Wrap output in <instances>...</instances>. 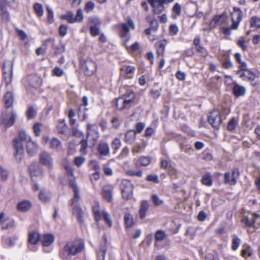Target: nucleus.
I'll list each match as a JSON object with an SVG mask.
<instances>
[{
  "instance_id": "nucleus-29",
  "label": "nucleus",
  "mask_w": 260,
  "mask_h": 260,
  "mask_svg": "<svg viewBox=\"0 0 260 260\" xmlns=\"http://www.w3.org/2000/svg\"><path fill=\"white\" fill-rule=\"evenodd\" d=\"M136 132L133 130L127 132L125 134V141L127 144H132L136 139Z\"/></svg>"
},
{
  "instance_id": "nucleus-14",
  "label": "nucleus",
  "mask_w": 260,
  "mask_h": 260,
  "mask_svg": "<svg viewBox=\"0 0 260 260\" xmlns=\"http://www.w3.org/2000/svg\"><path fill=\"white\" fill-rule=\"evenodd\" d=\"M113 189V186L110 184L105 185L102 188V196L108 202H110L112 201Z\"/></svg>"
},
{
  "instance_id": "nucleus-45",
  "label": "nucleus",
  "mask_w": 260,
  "mask_h": 260,
  "mask_svg": "<svg viewBox=\"0 0 260 260\" xmlns=\"http://www.w3.org/2000/svg\"><path fill=\"white\" fill-rule=\"evenodd\" d=\"M103 218L105 222H106L108 226L111 228L112 226L113 222L111 218L110 214L106 211H102V218Z\"/></svg>"
},
{
  "instance_id": "nucleus-62",
  "label": "nucleus",
  "mask_w": 260,
  "mask_h": 260,
  "mask_svg": "<svg viewBox=\"0 0 260 260\" xmlns=\"http://www.w3.org/2000/svg\"><path fill=\"white\" fill-rule=\"evenodd\" d=\"M237 45L242 48V50L245 51L247 50V46L245 44V38L241 37L237 41Z\"/></svg>"
},
{
  "instance_id": "nucleus-16",
  "label": "nucleus",
  "mask_w": 260,
  "mask_h": 260,
  "mask_svg": "<svg viewBox=\"0 0 260 260\" xmlns=\"http://www.w3.org/2000/svg\"><path fill=\"white\" fill-rule=\"evenodd\" d=\"M167 43L168 42L166 39L160 40L155 43L154 46L157 57L163 56Z\"/></svg>"
},
{
  "instance_id": "nucleus-63",
  "label": "nucleus",
  "mask_w": 260,
  "mask_h": 260,
  "mask_svg": "<svg viewBox=\"0 0 260 260\" xmlns=\"http://www.w3.org/2000/svg\"><path fill=\"white\" fill-rule=\"evenodd\" d=\"M52 73L56 77H61L64 74V72L58 67H55L53 69Z\"/></svg>"
},
{
  "instance_id": "nucleus-32",
  "label": "nucleus",
  "mask_w": 260,
  "mask_h": 260,
  "mask_svg": "<svg viewBox=\"0 0 260 260\" xmlns=\"http://www.w3.org/2000/svg\"><path fill=\"white\" fill-rule=\"evenodd\" d=\"M252 254V250L250 246L247 244L243 245V249L241 250V255L243 257L247 258Z\"/></svg>"
},
{
  "instance_id": "nucleus-13",
  "label": "nucleus",
  "mask_w": 260,
  "mask_h": 260,
  "mask_svg": "<svg viewBox=\"0 0 260 260\" xmlns=\"http://www.w3.org/2000/svg\"><path fill=\"white\" fill-rule=\"evenodd\" d=\"M6 4V0H0V11L1 19L3 22L6 23L10 20L11 17L10 13L8 11Z\"/></svg>"
},
{
  "instance_id": "nucleus-22",
  "label": "nucleus",
  "mask_w": 260,
  "mask_h": 260,
  "mask_svg": "<svg viewBox=\"0 0 260 260\" xmlns=\"http://www.w3.org/2000/svg\"><path fill=\"white\" fill-rule=\"evenodd\" d=\"M149 207V205L147 201L143 200L141 202L139 210L140 217L141 219H143L146 217V212Z\"/></svg>"
},
{
  "instance_id": "nucleus-52",
  "label": "nucleus",
  "mask_w": 260,
  "mask_h": 260,
  "mask_svg": "<svg viewBox=\"0 0 260 260\" xmlns=\"http://www.w3.org/2000/svg\"><path fill=\"white\" fill-rule=\"evenodd\" d=\"M9 177V173L7 170L0 166V178L2 181H6Z\"/></svg>"
},
{
  "instance_id": "nucleus-6",
  "label": "nucleus",
  "mask_w": 260,
  "mask_h": 260,
  "mask_svg": "<svg viewBox=\"0 0 260 260\" xmlns=\"http://www.w3.org/2000/svg\"><path fill=\"white\" fill-rule=\"evenodd\" d=\"M121 193L122 198L128 200L133 197V185L132 182L128 180H123L121 181L120 184Z\"/></svg>"
},
{
  "instance_id": "nucleus-53",
  "label": "nucleus",
  "mask_w": 260,
  "mask_h": 260,
  "mask_svg": "<svg viewBox=\"0 0 260 260\" xmlns=\"http://www.w3.org/2000/svg\"><path fill=\"white\" fill-rule=\"evenodd\" d=\"M237 124V121L233 117L228 122L227 129L229 131H233L235 129Z\"/></svg>"
},
{
  "instance_id": "nucleus-8",
  "label": "nucleus",
  "mask_w": 260,
  "mask_h": 260,
  "mask_svg": "<svg viewBox=\"0 0 260 260\" xmlns=\"http://www.w3.org/2000/svg\"><path fill=\"white\" fill-rule=\"evenodd\" d=\"M153 8V12L157 15L165 10L164 4H169L165 0H147Z\"/></svg>"
},
{
  "instance_id": "nucleus-64",
  "label": "nucleus",
  "mask_w": 260,
  "mask_h": 260,
  "mask_svg": "<svg viewBox=\"0 0 260 260\" xmlns=\"http://www.w3.org/2000/svg\"><path fill=\"white\" fill-rule=\"evenodd\" d=\"M196 50L202 57H206L208 55V51L202 46H198Z\"/></svg>"
},
{
  "instance_id": "nucleus-30",
  "label": "nucleus",
  "mask_w": 260,
  "mask_h": 260,
  "mask_svg": "<svg viewBox=\"0 0 260 260\" xmlns=\"http://www.w3.org/2000/svg\"><path fill=\"white\" fill-rule=\"evenodd\" d=\"M5 105L6 108H8L11 107L14 102V96L12 92H7L5 95Z\"/></svg>"
},
{
  "instance_id": "nucleus-27",
  "label": "nucleus",
  "mask_w": 260,
  "mask_h": 260,
  "mask_svg": "<svg viewBox=\"0 0 260 260\" xmlns=\"http://www.w3.org/2000/svg\"><path fill=\"white\" fill-rule=\"evenodd\" d=\"M40 239V235L36 232H31L28 235V242L29 244H36Z\"/></svg>"
},
{
  "instance_id": "nucleus-25",
  "label": "nucleus",
  "mask_w": 260,
  "mask_h": 260,
  "mask_svg": "<svg viewBox=\"0 0 260 260\" xmlns=\"http://www.w3.org/2000/svg\"><path fill=\"white\" fill-rule=\"evenodd\" d=\"M31 207V203L28 200L23 201L17 204V209L21 212H26Z\"/></svg>"
},
{
  "instance_id": "nucleus-33",
  "label": "nucleus",
  "mask_w": 260,
  "mask_h": 260,
  "mask_svg": "<svg viewBox=\"0 0 260 260\" xmlns=\"http://www.w3.org/2000/svg\"><path fill=\"white\" fill-rule=\"evenodd\" d=\"M151 158L149 157L141 156L136 161L137 166H148L151 162Z\"/></svg>"
},
{
  "instance_id": "nucleus-61",
  "label": "nucleus",
  "mask_w": 260,
  "mask_h": 260,
  "mask_svg": "<svg viewBox=\"0 0 260 260\" xmlns=\"http://www.w3.org/2000/svg\"><path fill=\"white\" fill-rule=\"evenodd\" d=\"M181 7L179 3H176L172 8L173 12L177 16H180L181 13Z\"/></svg>"
},
{
  "instance_id": "nucleus-7",
  "label": "nucleus",
  "mask_w": 260,
  "mask_h": 260,
  "mask_svg": "<svg viewBox=\"0 0 260 260\" xmlns=\"http://www.w3.org/2000/svg\"><path fill=\"white\" fill-rule=\"evenodd\" d=\"M209 123L215 129H218L222 122L220 113L219 110L215 109L211 111L208 116Z\"/></svg>"
},
{
  "instance_id": "nucleus-58",
  "label": "nucleus",
  "mask_w": 260,
  "mask_h": 260,
  "mask_svg": "<svg viewBox=\"0 0 260 260\" xmlns=\"http://www.w3.org/2000/svg\"><path fill=\"white\" fill-rule=\"evenodd\" d=\"M125 47L129 52H134L139 50V44L138 42H136L129 47H127L126 46H125Z\"/></svg>"
},
{
  "instance_id": "nucleus-21",
  "label": "nucleus",
  "mask_w": 260,
  "mask_h": 260,
  "mask_svg": "<svg viewBox=\"0 0 260 260\" xmlns=\"http://www.w3.org/2000/svg\"><path fill=\"white\" fill-rule=\"evenodd\" d=\"M259 217L258 214H253L251 217L245 216L243 218L242 221L247 226H252L256 221V220Z\"/></svg>"
},
{
  "instance_id": "nucleus-38",
  "label": "nucleus",
  "mask_w": 260,
  "mask_h": 260,
  "mask_svg": "<svg viewBox=\"0 0 260 260\" xmlns=\"http://www.w3.org/2000/svg\"><path fill=\"white\" fill-rule=\"evenodd\" d=\"M202 183L203 185L211 186L213 184L212 176L210 173L204 175L201 179Z\"/></svg>"
},
{
  "instance_id": "nucleus-36",
  "label": "nucleus",
  "mask_w": 260,
  "mask_h": 260,
  "mask_svg": "<svg viewBox=\"0 0 260 260\" xmlns=\"http://www.w3.org/2000/svg\"><path fill=\"white\" fill-rule=\"evenodd\" d=\"M3 70H4V77L5 80L6 84L9 85L12 81V66H10V73H7L5 71V64H3Z\"/></svg>"
},
{
  "instance_id": "nucleus-50",
  "label": "nucleus",
  "mask_w": 260,
  "mask_h": 260,
  "mask_svg": "<svg viewBox=\"0 0 260 260\" xmlns=\"http://www.w3.org/2000/svg\"><path fill=\"white\" fill-rule=\"evenodd\" d=\"M26 113L28 119H32L36 116L37 111L32 106H30L26 111Z\"/></svg>"
},
{
  "instance_id": "nucleus-3",
  "label": "nucleus",
  "mask_w": 260,
  "mask_h": 260,
  "mask_svg": "<svg viewBox=\"0 0 260 260\" xmlns=\"http://www.w3.org/2000/svg\"><path fill=\"white\" fill-rule=\"evenodd\" d=\"M29 139H31L30 137L28 136L25 132L21 131L19 132L18 137L14 140L13 145L15 150L14 154L16 159L19 161L22 159L24 154L23 143H27Z\"/></svg>"
},
{
  "instance_id": "nucleus-59",
  "label": "nucleus",
  "mask_w": 260,
  "mask_h": 260,
  "mask_svg": "<svg viewBox=\"0 0 260 260\" xmlns=\"http://www.w3.org/2000/svg\"><path fill=\"white\" fill-rule=\"evenodd\" d=\"M121 146V141L119 139L115 138L112 142V148L114 149V151H116Z\"/></svg>"
},
{
  "instance_id": "nucleus-11",
  "label": "nucleus",
  "mask_w": 260,
  "mask_h": 260,
  "mask_svg": "<svg viewBox=\"0 0 260 260\" xmlns=\"http://www.w3.org/2000/svg\"><path fill=\"white\" fill-rule=\"evenodd\" d=\"M40 162L49 169L53 168V159L51 155L46 151L42 152L40 154Z\"/></svg>"
},
{
  "instance_id": "nucleus-18",
  "label": "nucleus",
  "mask_w": 260,
  "mask_h": 260,
  "mask_svg": "<svg viewBox=\"0 0 260 260\" xmlns=\"http://www.w3.org/2000/svg\"><path fill=\"white\" fill-rule=\"evenodd\" d=\"M69 185L73 189L74 192V198L70 200L69 204L73 206L75 203H78L80 197L79 194V189L74 181H70Z\"/></svg>"
},
{
  "instance_id": "nucleus-17",
  "label": "nucleus",
  "mask_w": 260,
  "mask_h": 260,
  "mask_svg": "<svg viewBox=\"0 0 260 260\" xmlns=\"http://www.w3.org/2000/svg\"><path fill=\"white\" fill-rule=\"evenodd\" d=\"M26 150L28 154L30 156L34 155L37 152L38 145L37 143L29 139L26 143Z\"/></svg>"
},
{
  "instance_id": "nucleus-60",
  "label": "nucleus",
  "mask_w": 260,
  "mask_h": 260,
  "mask_svg": "<svg viewBox=\"0 0 260 260\" xmlns=\"http://www.w3.org/2000/svg\"><path fill=\"white\" fill-rule=\"evenodd\" d=\"M146 180L155 183H158L159 181L158 176L155 174L148 175L146 177Z\"/></svg>"
},
{
  "instance_id": "nucleus-39",
  "label": "nucleus",
  "mask_w": 260,
  "mask_h": 260,
  "mask_svg": "<svg viewBox=\"0 0 260 260\" xmlns=\"http://www.w3.org/2000/svg\"><path fill=\"white\" fill-rule=\"evenodd\" d=\"M49 143L50 147L52 149L58 150L61 148V143L57 138H52L50 140Z\"/></svg>"
},
{
  "instance_id": "nucleus-57",
  "label": "nucleus",
  "mask_w": 260,
  "mask_h": 260,
  "mask_svg": "<svg viewBox=\"0 0 260 260\" xmlns=\"http://www.w3.org/2000/svg\"><path fill=\"white\" fill-rule=\"evenodd\" d=\"M94 3L91 1H88L85 4L84 11L88 13L92 11L94 9Z\"/></svg>"
},
{
  "instance_id": "nucleus-10",
  "label": "nucleus",
  "mask_w": 260,
  "mask_h": 260,
  "mask_svg": "<svg viewBox=\"0 0 260 260\" xmlns=\"http://www.w3.org/2000/svg\"><path fill=\"white\" fill-rule=\"evenodd\" d=\"M22 82L26 86L37 87L40 84V78L36 75H29L23 79Z\"/></svg>"
},
{
  "instance_id": "nucleus-20",
  "label": "nucleus",
  "mask_w": 260,
  "mask_h": 260,
  "mask_svg": "<svg viewBox=\"0 0 260 260\" xmlns=\"http://www.w3.org/2000/svg\"><path fill=\"white\" fill-rule=\"evenodd\" d=\"M106 243V241H104L100 244L99 250L97 252L98 260H105V254L107 250Z\"/></svg>"
},
{
  "instance_id": "nucleus-26",
  "label": "nucleus",
  "mask_w": 260,
  "mask_h": 260,
  "mask_svg": "<svg viewBox=\"0 0 260 260\" xmlns=\"http://www.w3.org/2000/svg\"><path fill=\"white\" fill-rule=\"evenodd\" d=\"M43 246H48L54 241V237L51 234H45L41 239Z\"/></svg>"
},
{
  "instance_id": "nucleus-15",
  "label": "nucleus",
  "mask_w": 260,
  "mask_h": 260,
  "mask_svg": "<svg viewBox=\"0 0 260 260\" xmlns=\"http://www.w3.org/2000/svg\"><path fill=\"white\" fill-rule=\"evenodd\" d=\"M87 130V138L91 135L94 141H96L99 138V128L96 124H88Z\"/></svg>"
},
{
  "instance_id": "nucleus-44",
  "label": "nucleus",
  "mask_w": 260,
  "mask_h": 260,
  "mask_svg": "<svg viewBox=\"0 0 260 260\" xmlns=\"http://www.w3.org/2000/svg\"><path fill=\"white\" fill-rule=\"evenodd\" d=\"M232 248L233 250H236L238 249L241 242L240 239L236 235L232 236Z\"/></svg>"
},
{
  "instance_id": "nucleus-1",
  "label": "nucleus",
  "mask_w": 260,
  "mask_h": 260,
  "mask_svg": "<svg viewBox=\"0 0 260 260\" xmlns=\"http://www.w3.org/2000/svg\"><path fill=\"white\" fill-rule=\"evenodd\" d=\"M120 92L121 95L118 98L115 99L117 109L123 110L130 108L135 101V92L133 89L127 86L121 88Z\"/></svg>"
},
{
  "instance_id": "nucleus-41",
  "label": "nucleus",
  "mask_w": 260,
  "mask_h": 260,
  "mask_svg": "<svg viewBox=\"0 0 260 260\" xmlns=\"http://www.w3.org/2000/svg\"><path fill=\"white\" fill-rule=\"evenodd\" d=\"M29 170L32 178L35 176H42L43 172V171L40 168H38L37 169H36L35 168V166L34 165H31L29 167Z\"/></svg>"
},
{
  "instance_id": "nucleus-31",
  "label": "nucleus",
  "mask_w": 260,
  "mask_h": 260,
  "mask_svg": "<svg viewBox=\"0 0 260 260\" xmlns=\"http://www.w3.org/2000/svg\"><path fill=\"white\" fill-rule=\"evenodd\" d=\"M5 114H3V123L5 125V126L7 127H10L12 126L14 123L16 118V114L15 113H13L10 117L9 119L6 118L4 117Z\"/></svg>"
},
{
  "instance_id": "nucleus-23",
  "label": "nucleus",
  "mask_w": 260,
  "mask_h": 260,
  "mask_svg": "<svg viewBox=\"0 0 260 260\" xmlns=\"http://www.w3.org/2000/svg\"><path fill=\"white\" fill-rule=\"evenodd\" d=\"M234 94L236 97L243 96L246 93V88L243 86H241L235 83L233 88Z\"/></svg>"
},
{
  "instance_id": "nucleus-2",
  "label": "nucleus",
  "mask_w": 260,
  "mask_h": 260,
  "mask_svg": "<svg viewBox=\"0 0 260 260\" xmlns=\"http://www.w3.org/2000/svg\"><path fill=\"white\" fill-rule=\"evenodd\" d=\"M84 247V244L80 240L69 242L60 251V257L62 259L70 260L73 256L80 253Z\"/></svg>"
},
{
  "instance_id": "nucleus-24",
  "label": "nucleus",
  "mask_w": 260,
  "mask_h": 260,
  "mask_svg": "<svg viewBox=\"0 0 260 260\" xmlns=\"http://www.w3.org/2000/svg\"><path fill=\"white\" fill-rule=\"evenodd\" d=\"M73 214L75 215L78 221L80 224L84 222L83 213L81 207L78 205H75L73 209Z\"/></svg>"
},
{
  "instance_id": "nucleus-12",
  "label": "nucleus",
  "mask_w": 260,
  "mask_h": 260,
  "mask_svg": "<svg viewBox=\"0 0 260 260\" xmlns=\"http://www.w3.org/2000/svg\"><path fill=\"white\" fill-rule=\"evenodd\" d=\"M239 175V172L238 169L235 168L232 170V174L229 172L225 173L224 175V183L230 185H235L237 182V179Z\"/></svg>"
},
{
  "instance_id": "nucleus-37",
  "label": "nucleus",
  "mask_w": 260,
  "mask_h": 260,
  "mask_svg": "<svg viewBox=\"0 0 260 260\" xmlns=\"http://www.w3.org/2000/svg\"><path fill=\"white\" fill-rule=\"evenodd\" d=\"M40 201L43 203H47L50 201L51 197L48 192L44 189H42L39 194Z\"/></svg>"
},
{
  "instance_id": "nucleus-43",
  "label": "nucleus",
  "mask_w": 260,
  "mask_h": 260,
  "mask_svg": "<svg viewBox=\"0 0 260 260\" xmlns=\"http://www.w3.org/2000/svg\"><path fill=\"white\" fill-rule=\"evenodd\" d=\"M34 9L38 16L41 17L43 15L44 9L41 4L38 3L35 4L34 5Z\"/></svg>"
},
{
  "instance_id": "nucleus-49",
  "label": "nucleus",
  "mask_w": 260,
  "mask_h": 260,
  "mask_svg": "<svg viewBox=\"0 0 260 260\" xmlns=\"http://www.w3.org/2000/svg\"><path fill=\"white\" fill-rule=\"evenodd\" d=\"M61 17L70 23L75 22L74 14L71 12H68L66 15H62Z\"/></svg>"
},
{
  "instance_id": "nucleus-9",
  "label": "nucleus",
  "mask_w": 260,
  "mask_h": 260,
  "mask_svg": "<svg viewBox=\"0 0 260 260\" xmlns=\"http://www.w3.org/2000/svg\"><path fill=\"white\" fill-rule=\"evenodd\" d=\"M130 28L134 29L135 28V25L133 20L128 18L127 23H123L121 24V29L123 32L121 35V37L125 42L127 41L130 39V36L128 34Z\"/></svg>"
},
{
  "instance_id": "nucleus-40",
  "label": "nucleus",
  "mask_w": 260,
  "mask_h": 260,
  "mask_svg": "<svg viewBox=\"0 0 260 260\" xmlns=\"http://www.w3.org/2000/svg\"><path fill=\"white\" fill-rule=\"evenodd\" d=\"M57 129L59 133L66 135L68 125L64 120L59 122L57 125Z\"/></svg>"
},
{
  "instance_id": "nucleus-42",
  "label": "nucleus",
  "mask_w": 260,
  "mask_h": 260,
  "mask_svg": "<svg viewBox=\"0 0 260 260\" xmlns=\"http://www.w3.org/2000/svg\"><path fill=\"white\" fill-rule=\"evenodd\" d=\"M124 220L126 228L132 227L134 224L133 217L129 213H126L124 215Z\"/></svg>"
},
{
  "instance_id": "nucleus-19",
  "label": "nucleus",
  "mask_w": 260,
  "mask_h": 260,
  "mask_svg": "<svg viewBox=\"0 0 260 260\" xmlns=\"http://www.w3.org/2000/svg\"><path fill=\"white\" fill-rule=\"evenodd\" d=\"M92 208L95 220L97 222H99L102 219V211L100 210L99 203L96 201L94 202Z\"/></svg>"
},
{
  "instance_id": "nucleus-54",
  "label": "nucleus",
  "mask_w": 260,
  "mask_h": 260,
  "mask_svg": "<svg viewBox=\"0 0 260 260\" xmlns=\"http://www.w3.org/2000/svg\"><path fill=\"white\" fill-rule=\"evenodd\" d=\"M146 21L152 26H158V23L154 16L148 15L145 18Z\"/></svg>"
},
{
  "instance_id": "nucleus-35",
  "label": "nucleus",
  "mask_w": 260,
  "mask_h": 260,
  "mask_svg": "<svg viewBox=\"0 0 260 260\" xmlns=\"http://www.w3.org/2000/svg\"><path fill=\"white\" fill-rule=\"evenodd\" d=\"M223 17L222 16H216L211 21L210 27L211 28H214L219 24H221L223 21Z\"/></svg>"
},
{
  "instance_id": "nucleus-46",
  "label": "nucleus",
  "mask_w": 260,
  "mask_h": 260,
  "mask_svg": "<svg viewBox=\"0 0 260 260\" xmlns=\"http://www.w3.org/2000/svg\"><path fill=\"white\" fill-rule=\"evenodd\" d=\"M250 25L251 27L260 28V18L256 16L251 17L250 20Z\"/></svg>"
},
{
  "instance_id": "nucleus-47",
  "label": "nucleus",
  "mask_w": 260,
  "mask_h": 260,
  "mask_svg": "<svg viewBox=\"0 0 260 260\" xmlns=\"http://www.w3.org/2000/svg\"><path fill=\"white\" fill-rule=\"evenodd\" d=\"M259 74L257 73H254L250 70L247 71V76L246 78V81L249 82H253L256 79L258 78Z\"/></svg>"
},
{
  "instance_id": "nucleus-4",
  "label": "nucleus",
  "mask_w": 260,
  "mask_h": 260,
  "mask_svg": "<svg viewBox=\"0 0 260 260\" xmlns=\"http://www.w3.org/2000/svg\"><path fill=\"white\" fill-rule=\"evenodd\" d=\"M231 15L233 22V23L231 25V28L223 27L222 29L223 34L226 35H231V29H237L239 26L240 22L242 20V12L239 8H234V11Z\"/></svg>"
},
{
  "instance_id": "nucleus-28",
  "label": "nucleus",
  "mask_w": 260,
  "mask_h": 260,
  "mask_svg": "<svg viewBox=\"0 0 260 260\" xmlns=\"http://www.w3.org/2000/svg\"><path fill=\"white\" fill-rule=\"evenodd\" d=\"M98 151L102 155L107 156L109 155L110 151L108 144L106 143L100 144L98 146Z\"/></svg>"
},
{
  "instance_id": "nucleus-5",
  "label": "nucleus",
  "mask_w": 260,
  "mask_h": 260,
  "mask_svg": "<svg viewBox=\"0 0 260 260\" xmlns=\"http://www.w3.org/2000/svg\"><path fill=\"white\" fill-rule=\"evenodd\" d=\"M80 68L85 75L91 76L96 70V64L91 58L82 59L80 61Z\"/></svg>"
},
{
  "instance_id": "nucleus-55",
  "label": "nucleus",
  "mask_w": 260,
  "mask_h": 260,
  "mask_svg": "<svg viewBox=\"0 0 260 260\" xmlns=\"http://www.w3.org/2000/svg\"><path fill=\"white\" fill-rule=\"evenodd\" d=\"M80 144H81V148L80 150V152L83 154H87V145H88L87 140H82L80 142Z\"/></svg>"
},
{
  "instance_id": "nucleus-34",
  "label": "nucleus",
  "mask_w": 260,
  "mask_h": 260,
  "mask_svg": "<svg viewBox=\"0 0 260 260\" xmlns=\"http://www.w3.org/2000/svg\"><path fill=\"white\" fill-rule=\"evenodd\" d=\"M1 222L2 229H8L12 228L15 223L14 220L10 218L7 219H4V218Z\"/></svg>"
},
{
  "instance_id": "nucleus-56",
  "label": "nucleus",
  "mask_w": 260,
  "mask_h": 260,
  "mask_svg": "<svg viewBox=\"0 0 260 260\" xmlns=\"http://www.w3.org/2000/svg\"><path fill=\"white\" fill-rule=\"evenodd\" d=\"M64 45L62 43H60L55 48L54 54L56 55L60 54L64 52Z\"/></svg>"
},
{
  "instance_id": "nucleus-51",
  "label": "nucleus",
  "mask_w": 260,
  "mask_h": 260,
  "mask_svg": "<svg viewBox=\"0 0 260 260\" xmlns=\"http://www.w3.org/2000/svg\"><path fill=\"white\" fill-rule=\"evenodd\" d=\"M88 21L91 24L90 26H99L101 22L99 18L96 17H91L88 18Z\"/></svg>"
},
{
  "instance_id": "nucleus-48",
  "label": "nucleus",
  "mask_w": 260,
  "mask_h": 260,
  "mask_svg": "<svg viewBox=\"0 0 260 260\" xmlns=\"http://www.w3.org/2000/svg\"><path fill=\"white\" fill-rule=\"evenodd\" d=\"M166 233L162 230H157L155 234V239L156 241H162L166 237Z\"/></svg>"
}]
</instances>
